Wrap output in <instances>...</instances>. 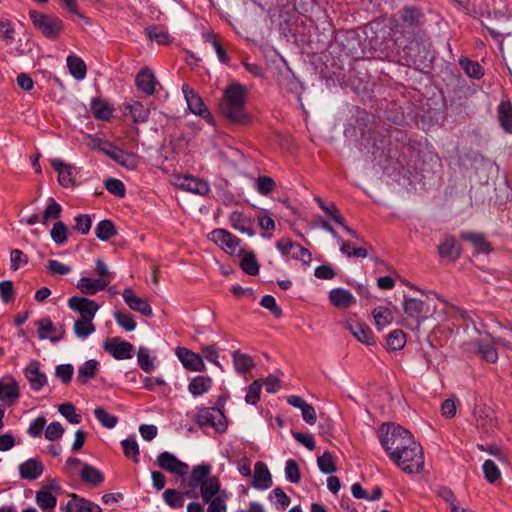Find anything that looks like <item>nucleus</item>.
I'll use <instances>...</instances> for the list:
<instances>
[{
  "label": "nucleus",
  "instance_id": "obj_13",
  "mask_svg": "<svg viewBox=\"0 0 512 512\" xmlns=\"http://www.w3.org/2000/svg\"><path fill=\"white\" fill-rule=\"evenodd\" d=\"M156 464L164 471L184 477L189 472L187 463L179 460L173 453L161 452L157 456Z\"/></svg>",
  "mask_w": 512,
  "mask_h": 512
},
{
  "label": "nucleus",
  "instance_id": "obj_22",
  "mask_svg": "<svg viewBox=\"0 0 512 512\" xmlns=\"http://www.w3.org/2000/svg\"><path fill=\"white\" fill-rule=\"evenodd\" d=\"M70 500L65 506L66 512H102L101 507L79 495L72 493L69 495Z\"/></svg>",
  "mask_w": 512,
  "mask_h": 512
},
{
  "label": "nucleus",
  "instance_id": "obj_51",
  "mask_svg": "<svg viewBox=\"0 0 512 512\" xmlns=\"http://www.w3.org/2000/svg\"><path fill=\"white\" fill-rule=\"evenodd\" d=\"M137 362L139 367L146 373H150L155 369L153 359L149 355V349L146 347H139L137 352Z\"/></svg>",
  "mask_w": 512,
  "mask_h": 512
},
{
  "label": "nucleus",
  "instance_id": "obj_42",
  "mask_svg": "<svg viewBox=\"0 0 512 512\" xmlns=\"http://www.w3.org/2000/svg\"><path fill=\"white\" fill-rule=\"evenodd\" d=\"M406 343L405 333L401 329H395L386 337L387 349L391 351L401 350Z\"/></svg>",
  "mask_w": 512,
  "mask_h": 512
},
{
  "label": "nucleus",
  "instance_id": "obj_47",
  "mask_svg": "<svg viewBox=\"0 0 512 512\" xmlns=\"http://www.w3.org/2000/svg\"><path fill=\"white\" fill-rule=\"evenodd\" d=\"M280 85L282 89L286 90L289 93L295 94L298 98H300L303 92L302 83L294 76L288 75L282 78Z\"/></svg>",
  "mask_w": 512,
  "mask_h": 512
},
{
  "label": "nucleus",
  "instance_id": "obj_4",
  "mask_svg": "<svg viewBox=\"0 0 512 512\" xmlns=\"http://www.w3.org/2000/svg\"><path fill=\"white\" fill-rule=\"evenodd\" d=\"M381 446L390 458L391 453H399L415 441L409 430L395 423H384L379 429Z\"/></svg>",
  "mask_w": 512,
  "mask_h": 512
},
{
  "label": "nucleus",
  "instance_id": "obj_27",
  "mask_svg": "<svg viewBox=\"0 0 512 512\" xmlns=\"http://www.w3.org/2000/svg\"><path fill=\"white\" fill-rule=\"evenodd\" d=\"M229 221L234 229L245 233L248 236H253L255 234L252 219L247 217L243 212L233 211L229 216Z\"/></svg>",
  "mask_w": 512,
  "mask_h": 512
},
{
  "label": "nucleus",
  "instance_id": "obj_52",
  "mask_svg": "<svg viewBox=\"0 0 512 512\" xmlns=\"http://www.w3.org/2000/svg\"><path fill=\"white\" fill-rule=\"evenodd\" d=\"M184 493L176 489H167L163 493L164 501L173 509L181 508L184 505Z\"/></svg>",
  "mask_w": 512,
  "mask_h": 512
},
{
  "label": "nucleus",
  "instance_id": "obj_23",
  "mask_svg": "<svg viewBox=\"0 0 512 512\" xmlns=\"http://www.w3.org/2000/svg\"><path fill=\"white\" fill-rule=\"evenodd\" d=\"M272 484V476L267 465L261 461L256 462L252 481L253 487L259 490H266L270 488Z\"/></svg>",
  "mask_w": 512,
  "mask_h": 512
},
{
  "label": "nucleus",
  "instance_id": "obj_33",
  "mask_svg": "<svg viewBox=\"0 0 512 512\" xmlns=\"http://www.w3.org/2000/svg\"><path fill=\"white\" fill-rule=\"evenodd\" d=\"M497 113L501 128L507 133H512V103L501 101L497 107Z\"/></svg>",
  "mask_w": 512,
  "mask_h": 512
},
{
  "label": "nucleus",
  "instance_id": "obj_26",
  "mask_svg": "<svg viewBox=\"0 0 512 512\" xmlns=\"http://www.w3.org/2000/svg\"><path fill=\"white\" fill-rule=\"evenodd\" d=\"M157 80L153 72L149 69H141L135 78V85L138 90L146 95H152L155 92Z\"/></svg>",
  "mask_w": 512,
  "mask_h": 512
},
{
  "label": "nucleus",
  "instance_id": "obj_45",
  "mask_svg": "<svg viewBox=\"0 0 512 512\" xmlns=\"http://www.w3.org/2000/svg\"><path fill=\"white\" fill-rule=\"evenodd\" d=\"M372 315L379 330H381L383 326L388 325L393 321L392 311L384 306H378L374 308Z\"/></svg>",
  "mask_w": 512,
  "mask_h": 512
},
{
  "label": "nucleus",
  "instance_id": "obj_28",
  "mask_svg": "<svg viewBox=\"0 0 512 512\" xmlns=\"http://www.w3.org/2000/svg\"><path fill=\"white\" fill-rule=\"evenodd\" d=\"M109 284L106 279H92L82 277L78 280L76 287L85 295H95L99 291H103Z\"/></svg>",
  "mask_w": 512,
  "mask_h": 512
},
{
  "label": "nucleus",
  "instance_id": "obj_3",
  "mask_svg": "<svg viewBox=\"0 0 512 512\" xmlns=\"http://www.w3.org/2000/svg\"><path fill=\"white\" fill-rule=\"evenodd\" d=\"M211 465L202 463L192 467L190 476L187 480L188 490L184 492L188 498H198L196 490L200 488V495L203 501H208L210 497L219 494L221 489L220 480L217 476H210Z\"/></svg>",
  "mask_w": 512,
  "mask_h": 512
},
{
  "label": "nucleus",
  "instance_id": "obj_2",
  "mask_svg": "<svg viewBox=\"0 0 512 512\" xmlns=\"http://www.w3.org/2000/svg\"><path fill=\"white\" fill-rule=\"evenodd\" d=\"M431 46L427 32L418 30L407 40V44L398 51L396 61L403 66L418 68L426 61L433 59Z\"/></svg>",
  "mask_w": 512,
  "mask_h": 512
},
{
  "label": "nucleus",
  "instance_id": "obj_48",
  "mask_svg": "<svg viewBox=\"0 0 512 512\" xmlns=\"http://www.w3.org/2000/svg\"><path fill=\"white\" fill-rule=\"evenodd\" d=\"M114 319L125 331H133L136 328V322L133 315L127 311H115Z\"/></svg>",
  "mask_w": 512,
  "mask_h": 512
},
{
  "label": "nucleus",
  "instance_id": "obj_56",
  "mask_svg": "<svg viewBox=\"0 0 512 512\" xmlns=\"http://www.w3.org/2000/svg\"><path fill=\"white\" fill-rule=\"evenodd\" d=\"M133 121L136 123L145 122L149 117V110L140 102L128 105Z\"/></svg>",
  "mask_w": 512,
  "mask_h": 512
},
{
  "label": "nucleus",
  "instance_id": "obj_7",
  "mask_svg": "<svg viewBox=\"0 0 512 512\" xmlns=\"http://www.w3.org/2000/svg\"><path fill=\"white\" fill-rule=\"evenodd\" d=\"M39 490L36 492L35 501L42 512H55L57 497L62 493L56 478H47L39 483Z\"/></svg>",
  "mask_w": 512,
  "mask_h": 512
},
{
  "label": "nucleus",
  "instance_id": "obj_50",
  "mask_svg": "<svg viewBox=\"0 0 512 512\" xmlns=\"http://www.w3.org/2000/svg\"><path fill=\"white\" fill-rule=\"evenodd\" d=\"M123 453L125 457L131 459L133 462H139V447L136 440L133 437L124 439L121 442Z\"/></svg>",
  "mask_w": 512,
  "mask_h": 512
},
{
  "label": "nucleus",
  "instance_id": "obj_1",
  "mask_svg": "<svg viewBox=\"0 0 512 512\" xmlns=\"http://www.w3.org/2000/svg\"><path fill=\"white\" fill-rule=\"evenodd\" d=\"M247 90L240 83H232L224 90L219 110L231 123L239 126H247L252 118L246 112Z\"/></svg>",
  "mask_w": 512,
  "mask_h": 512
},
{
  "label": "nucleus",
  "instance_id": "obj_11",
  "mask_svg": "<svg viewBox=\"0 0 512 512\" xmlns=\"http://www.w3.org/2000/svg\"><path fill=\"white\" fill-rule=\"evenodd\" d=\"M99 150L127 169L134 170L138 166V157L135 154L126 152L108 141L99 145Z\"/></svg>",
  "mask_w": 512,
  "mask_h": 512
},
{
  "label": "nucleus",
  "instance_id": "obj_6",
  "mask_svg": "<svg viewBox=\"0 0 512 512\" xmlns=\"http://www.w3.org/2000/svg\"><path fill=\"white\" fill-rule=\"evenodd\" d=\"M392 460L398 467L407 473H419L424 466L423 449L416 441L407 449L399 453H391Z\"/></svg>",
  "mask_w": 512,
  "mask_h": 512
},
{
  "label": "nucleus",
  "instance_id": "obj_57",
  "mask_svg": "<svg viewBox=\"0 0 512 512\" xmlns=\"http://www.w3.org/2000/svg\"><path fill=\"white\" fill-rule=\"evenodd\" d=\"M483 473L489 483H495L501 477V473L494 461L488 459L483 464Z\"/></svg>",
  "mask_w": 512,
  "mask_h": 512
},
{
  "label": "nucleus",
  "instance_id": "obj_53",
  "mask_svg": "<svg viewBox=\"0 0 512 512\" xmlns=\"http://www.w3.org/2000/svg\"><path fill=\"white\" fill-rule=\"evenodd\" d=\"M317 463L320 471L324 474H332L337 470L333 455L329 451H325L322 456L318 457Z\"/></svg>",
  "mask_w": 512,
  "mask_h": 512
},
{
  "label": "nucleus",
  "instance_id": "obj_39",
  "mask_svg": "<svg viewBox=\"0 0 512 512\" xmlns=\"http://www.w3.org/2000/svg\"><path fill=\"white\" fill-rule=\"evenodd\" d=\"M80 477L83 482L93 486H97L104 481L103 473L89 464L83 465Z\"/></svg>",
  "mask_w": 512,
  "mask_h": 512
},
{
  "label": "nucleus",
  "instance_id": "obj_40",
  "mask_svg": "<svg viewBox=\"0 0 512 512\" xmlns=\"http://www.w3.org/2000/svg\"><path fill=\"white\" fill-rule=\"evenodd\" d=\"M95 234L98 239L107 241L117 234V229L111 220L104 219L97 224Z\"/></svg>",
  "mask_w": 512,
  "mask_h": 512
},
{
  "label": "nucleus",
  "instance_id": "obj_21",
  "mask_svg": "<svg viewBox=\"0 0 512 512\" xmlns=\"http://www.w3.org/2000/svg\"><path fill=\"white\" fill-rule=\"evenodd\" d=\"M51 166L56 172H58V181L61 186L68 188L75 185V176L77 172L73 166L64 163L60 159L52 160Z\"/></svg>",
  "mask_w": 512,
  "mask_h": 512
},
{
  "label": "nucleus",
  "instance_id": "obj_35",
  "mask_svg": "<svg viewBox=\"0 0 512 512\" xmlns=\"http://www.w3.org/2000/svg\"><path fill=\"white\" fill-rule=\"evenodd\" d=\"M180 187L199 195H206L210 191L207 182L192 176L185 177Z\"/></svg>",
  "mask_w": 512,
  "mask_h": 512
},
{
  "label": "nucleus",
  "instance_id": "obj_16",
  "mask_svg": "<svg viewBox=\"0 0 512 512\" xmlns=\"http://www.w3.org/2000/svg\"><path fill=\"white\" fill-rule=\"evenodd\" d=\"M68 306L80 314V318L94 319L100 306L92 299L80 296H73L68 299Z\"/></svg>",
  "mask_w": 512,
  "mask_h": 512
},
{
  "label": "nucleus",
  "instance_id": "obj_15",
  "mask_svg": "<svg viewBox=\"0 0 512 512\" xmlns=\"http://www.w3.org/2000/svg\"><path fill=\"white\" fill-rule=\"evenodd\" d=\"M494 411L485 405H476L474 408V417L476 428L481 434L489 435L496 426Z\"/></svg>",
  "mask_w": 512,
  "mask_h": 512
},
{
  "label": "nucleus",
  "instance_id": "obj_36",
  "mask_svg": "<svg viewBox=\"0 0 512 512\" xmlns=\"http://www.w3.org/2000/svg\"><path fill=\"white\" fill-rule=\"evenodd\" d=\"M212 383L209 376H196L190 381L188 391L193 396H201L211 389Z\"/></svg>",
  "mask_w": 512,
  "mask_h": 512
},
{
  "label": "nucleus",
  "instance_id": "obj_5",
  "mask_svg": "<svg viewBox=\"0 0 512 512\" xmlns=\"http://www.w3.org/2000/svg\"><path fill=\"white\" fill-rule=\"evenodd\" d=\"M403 310L406 315L404 326L412 331L418 330L421 323L433 315L436 308L416 298L404 297Z\"/></svg>",
  "mask_w": 512,
  "mask_h": 512
},
{
  "label": "nucleus",
  "instance_id": "obj_24",
  "mask_svg": "<svg viewBox=\"0 0 512 512\" xmlns=\"http://www.w3.org/2000/svg\"><path fill=\"white\" fill-rule=\"evenodd\" d=\"M37 324V334L41 340L49 339L51 342L55 343L60 341L65 334V330H61L58 335L56 334L57 329L50 318H43L39 320Z\"/></svg>",
  "mask_w": 512,
  "mask_h": 512
},
{
  "label": "nucleus",
  "instance_id": "obj_19",
  "mask_svg": "<svg viewBox=\"0 0 512 512\" xmlns=\"http://www.w3.org/2000/svg\"><path fill=\"white\" fill-rule=\"evenodd\" d=\"M176 355L186 369L196 372H202L205 370V364L199 354L194 353L187 348L178 347L176 349Z\"/></svg>",
  "mask_w": 512,
  "mask_h": 512
},
{
  "label": "nucleus",
  "instance_id": "obj_25",
  "mask_svg": "<svg viewBox=\"0 0 512 512\" xmlns=\"http://www.w3.org/2000/svg\"><path fill=\"white\" fill-rule=\"evenodd\" d=\"M459 236L462 240L470 242L478 254L489 253L492 250L491 244L487 241L483 233L462 231Z\"/></svg>",
  "mask_w": 512,
  "mask_h": 512
},
{
  "label": "nucleus",
  "instance_id": "obj_38",
  "mask_svg": "<svg viewBox=\"0 0 512 512\" xmlns=\"http://www.w3.org/2000/svg\"><path fill=\"white\" fill-rule=\"evenodd\" d=\"M98 371V362L94 359L87 360L82 366L78 369L77 381L84 385L90 379H93Z\"/></svg>",
  "mask_w": 512,
  "mask_h": 512
},
{
  "label": "nucleus",
  "instance_id": "obj_41",
  "mask_svg": "<svg viewBox=\"0 0 512 512\" xmlns=\"http://www.w3.org/2000/svg\"><path fill=\"white\" fill-rule=\"evenodd\" d=\"M233 363L235 369L240 374L249 372L255 365L253 359L249 355L241 353L238 350L233 353Z\"/></svg>",
  "mask_w": 512,
  "mask_h": 512
},
{
  "label": "nucleus",
  "instance_id": "obj_8",
  "mask_svg": "<svg viewBox=\"0 0 512 512\" xmlns=\"http://www.w3.org/2000/svg\"><path fill=\"white\" fill-rule=\"evenodd\" d=\"M196 423L200 427H212L219 433L228 428V420L224 411L218 407H204L196 414Z\"/></svg>",
  "mask_w": 512,
  "mask_h": 512
},
{
  "label": "nucleus",
  "instance_id": "obj_14",
  "mask_svg": "<svg viewBox=\"0 0 512 512\" xmlns=\"http://www.w3.org/2000/svg\"><path fill=\"white\" fill-rule=\"evenodd\" d=\"M103 349L116 360L131 359L134 353V346L118 337L106 339L103 343Z\"/></svg>",
  "mask_w": 512,
  "mask_h": 512
},
{
  "label": "nucleus",
  "instance_id": "obj_61",
  "mask_svg": "<svg viewBox=\"0 0 512 512\" xmlns=\"http://www.w3.org/2000/svg\"><path fill=\"white\" fill-rule=\"evenodd\" d=\"M75 224L72 226V229L80 232L83 235H86L89 233L91 226H92V220L91 217L87 214H79L75 217Z\"/></svg>",
  "mask_w": 512,
  "mask_h": 512
},
{
  "label": "nucleus",
  "instance_id": "obj_58",
  "mask_svg": "<svg viewBox=\"0 0 512 512\" xmlns=\"http://www.w3.org/2000/svg\"><path fill=\"white\" fill-rule=\"evenodd\" d=\"M106 190L114 196L123 198L126 195V188L124 183L116 178H108L105 181Z\"/></svg>",
  "mask_w": 512,
  "mask_h": 512
},
{
  "label": "nucleus",
  "instance_id": "obj_55",
  "mask_svg": "<svg viewBox=\"0 0 512 512\" xmlns=\"http://www.w3.org/2000/svg\"><path fill=\"white\" fill-rule=\"evenodd\" d=\"M95 418L105 428H114L118 422V418L114 415L109 414L104 408L98 407L94 410Z\"/></svg>",
  "mask_w": 512,
  "mask_h": 512
},
{
  "label": "nucleus",
  "instance_id": "obj_62",
  "mask_svg": "<svg viewBox=\"0 0 512 512\" xmlns=\"http://www.w3.org/2000/svg\"><path fill=\"white\" fill-rule=\"evenodd\" d=\"M0 298L2 302L8 304L14 301L15 299V291L13 282L10 280H5L0 282Z\"/></svg>",
  "mask_w": 512,
  "mask_h": 512
},
{
  "label": "nucleus",
  "instance_id": "obj_46",
  "mask_svg": "<svg viewBox=\"0 0 512 512\" xmlns=\"http://www.w3.org/2000/svg\"><path fill=\"white\" fill-rule=\"evenodd\" d=\"M59 413L71 424H80L82 415L76 412V407L71 402H66L58 406Z\"/></svg>",
  "mask_w": 512,
  "mask_h": 512
},
{
  "label": "nucleus",
  "instance_id": "obj_17",
  "mask_svg": "<svg viewBox=\"0 0 512 512\" xmlns=\"http://www.w3.org/2000/svg\"><path fill=\"white\" fill-rule=\"evenodd\" d=\"M20 398V388L18 382L10 375L0 379V401L11 406Z\"/></svg>",
  "mask_w": 512,
  "mask_h": 512
},
{
  "label": "nucleus",
  "instance_id": "obj_37",
  "mask_svg": "<svg viewBox=\"0 0 512 512\" xmlns=\"http://www.w3.org/2000/svg\"><path fill=\"white\" fill-rule=\"evenodd\" d=\"M67 67L70 74L77 80H82L87 74V67L82 58L76 55L67 57Z\"/></svg>",
  "mask_w": 512,
  "mask_h": 512
},
{
  "label": "nucleus",
  "instance_id": "obj_63",
  "mask_svg": "<svg viewBox=\"0 0 512 512\" xmlns=\"http://www.w3.org/2000/svg\"><path fill=\"white\" fill-rule=\"evenodd\" d=\"M275 186V181L269 176H259L256 182L257 191L264 196L271 193Z\"/></svg>",
  "mask_w": 512,
  "mask_h": 512
},
{
  "label": "nucleus",
  "instance_id": "obj_44",
  "mask_svg": "<svg viewBox=\"0 0 512 512\" xmlns=\"http://www.w3.org/2000/svg\"><path fill=\"white\" fill-rule=\"evenodd\" d=\"M241 269L250 276H255L259 273V264L256 255L253 251L246 253L240 261Z\"/></svg>",
  "mask_w": 512,
  "mask_h": 512
},
{
  "label": "nucleus",
  "instance_id": "obj_34",
  "mask_svg": "<svg viewBox=\"0 0 512 512\" xmlns=\"http://www.w3.org/2000/svg\"><path fill=\"white\" fill-rule=\"evenodd\" d=\"M458 62L468 77L479 80L484 75V70L479 62L471 60L466 56H461Z\"/></svg>",
  "mask_w": 512,
  "mask_h": 512
},
{
  "label": "nucleus",
  "instance_id": "obj_59",
  "mask_svg": "<svg viewBox=\"0 0 512 512\" xmlns=\"http://www.w3.org/2000/svg\"><path fill=\"white\" fill-rule=\"evenodd\" d=\"M285 476L286 479L291 483L297 484L300 482L301 473L299 465L294 459H289L286 461Z\"/></svg>",
  "mask_w": 512,
  "mask_h": 512
},
{
  "label": "nucleus",
  "instance_id": "obj_31",
  "mask_svg": "<svg viewBox=\"0 0 512 512\" xmlns=\"http://www.w3.org/2000/svg\"><path fill=\"white\" fill-rule=\"evenodd\" d=\"M348 328L358 341L366 345L375 344L373 331L368 325L355 322L348 324Z\"/></svg>",
  "mask_w": 512,
  "mask_h": 512
},
{
  "label": "nucleus",
  "instance_id": "obj_10",
  "mask_svg": "<svg viewBox=\"0 0 512 512\" xmlns=\"http://www.w3.org/2000/svg\"><path fill=\"white\" fill-rule=\"evenodd\" d=\"M34 27L50 40H56L64 30L63 21L54 16L34 11Z\"/></svg>",
  "mask_w": 512,
  "mask_h": 512
},
{
  "label": "nucleus",
  "instance_id": "obj_64",
  "mask_svg": "<svg viewBox=\"0 0 512 512\" xmlns=\"http://www.w3.org/2000/svg\"><path fill=\"white\" fill-rule=\"evenodd\" d=\"M74 368L71 364H60L55 369V375L63 384H69L72 380Z\"/></svg>",
  "mask_w": 512,
  "mask_h": 512
},
{
  "label": "nucleus",
  "instance_id": "obj_29",
  "mask_svg": "<svg viewBox=\"0 0 512 512\" xmlns=\"http://www.w3.org/2000/svg\"><path fill=\"white\" fill-rule=\"evenodd\" d=\"M329 300L333 306L340 309H347L356 302L352 293L343 288L332 289L329 292Z\"/></svg>",
  "mask_w": 512,
  "mask_h": 512
},
{
  "label": "nucleus",
  "instance_id": "obj_18",
  "mask_svg": "<svg viewBox=\"0 0 512 512\" xmlns=\"http://www.w3.org/2000/svg\"><path fill=\"white\" fill-rule=\"evenodd\" d=\"M210 235L211 240H213L215 244L225 249V251L231 255L236 252V249L241 243L238 237L222 228L214 229Z\"/></svg>",
  "mask_w": 512,
  "mask_h": 512
},
{
  "label": "nucleus",
  "instance_id": "obj_60",
  "mask_svg": "<svg viewBox=\"0 0 512 512\" xmlns=\"http://www.w3.org/2000/svg\"><path fill=\"white\" fill-rule=\"evenodd\" d=\"M62 212L61 205L56 202L53 198H49V203L43 212L42 223L46 224L49 219H57L60 217Z\"/></svg>",
  "mask_w": 512,
  "mask_h": 512
},
{
  "label": "nucleus",
  "instance_id": "obj_54",
  "mask_svg": "<svg viewBox=\"0 0 512 512\" xmlns=\"http://www.w3.org/2000/svg\"><path fill=\"white\" fill-rule=\"evenodd\" d=\"M262 391V379L253 381L247 388L245 401L247 404L255 405L260 400Z\"/></svg>",
  "mask_w": 512,
  "mask_h": 512
},
{
  "label": "nucleus",
  "instance_id": "obj_12",
  "mask_svg": "<svg viewBox=\"0 0 512 512\" xmlns=\"http://www.w3.org/2000/svg\"><path fill=\"white\" fill-rule=\"evenodd\" d=\"M182 92L190 111L202 118L206 119L209 123L214 124V118L209 109L205 106L202 98L194 91L188 84L182 85Z\"/></svg>",
  "mask_w": 512,
  "mask_h": 512
},
{
  "label": "nucleus",
  "instance_id": "obj_49",
  "mask_svg": "<svg viewBox=\"0 0 512 512\" xmlns=\"http://www.w3.org/2000/svg\"><path fill=\"white\" fill-rule=\"evenodd\" d=\"M50 235L52 240L58 244L62 245L68 240V228L62 221H57L54 223Z\"/></svg>",
  "mask_w": 512,
  "mask_h": 512
},
{
  "label": "nucleus",
  "instance_id": "obj_43",
  "mask_svg": "<svg viewBox=\"0 0 512 512\" xmlns=\"http://www.w3.org/2000/svg\"><path fill=\"white\" fill-rule=\"evenodd\" d=\"M93 319L80 318L74 322V333L78 338L85 339L96 330Z\"/></svg>",
  "mask_w": 512,
  "mask_h": 512
},
{
  "label": "nucleus",
  "instance_id": "obj_9",
  "mask_svg": "<svg viewBox=\"0 0 512 512\" xmlns=\"http://www.w3.org/2000/svg\"><path fill=\"white\" fill-rule=\"evenodd\" d=\"M425 24V15L421 8L417 6H404L399 11L398 26L403 32H414L424 30L422 27Z\"/></svg>",
  "mask_w": 512,
  "mask_h": 512
},
{
  "label": "nucleus",
  "instance_id": "obj_20",
  "mask_svg": "<svg viewBox=\"0 0 512 512\" xmlns=\"http://www.w3.org/2000/svg\"><path fill=\"white\" fill-rule=\"evenodd\" d=\"M122 297L128 307L136 312L141 313L146 317L152 315V308L147 300L138 297L132 288H125L122 292Z\"/></svg>",
  "mask_w": 512,
  "mask_h": 512
},
{
  "label": "nucleus",
  "instance_id": "obj_30",
  "mask_svg": "<svg viewBox=\"0 0 512 512\" xmlns=\"http://www.w3.org/2000/svg\"><path fill=\"white\" fill-rule=\"evenodd\" d=\"M438 253L441 258H447L450 261H455L460 257L461 249L457 245L454 236H447L438 246Z\"/></svg>",
  "mask_w": 512,
  "mask_h": 512
},
{
  "label": "nucleus",
  "instance_id": "obj_32",
  "mask_svg": "<svg viewBox=\"0 0 512 512\" xmlns=\"http://www.w3.org/2000/svg\"><path fill=\"white\" fill-rule=\"evenodd\" d=\"M90 109L94 118L102 121H109L114 112V108L110 104L99 98H93L91 100Z\"/></svg>",
  "mask_w": 512,
  "mask_h": 512
}]
</instances>
